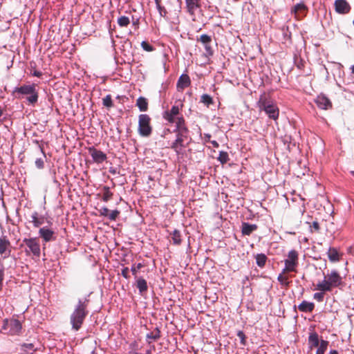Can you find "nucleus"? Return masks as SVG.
Returning <instances> with one entry per match:
<instances>
[{"label": "nucleus", "instance_id": "1", "mask_svg": "<svg viewBox=\"0 0 354 354\" xmlns=\"http://www.w3.org/2000/svg\"><path fill=\"white\" fill-rule=\"evenodd\" d=\"M88 301L89 300L86 297L78 299L77 304L75 305L70 316V323L72 326V330L78 331L81 328L88 313L87 310Z\"/></svg>", "mask_w": 354, "mask_h": 354}, {"label": "nucleus", "instance_id": "2", "mask_svg": "<svg viewBox=\"0 0 354 354\" xmlns=\"http://www.w3.org/2000/svg\"><path fill=\"white\" fill-rule=\"evenodd\" d=\"M344 283L342 277L339 272L333 270L326 276L324 280L317 283L315 290L322 292H330L333 288L342 286Z\"/></svg>", "mask_w": 354, "mask_h": 354}, {"label": "nucleus", "instance_id": "3", "mask_svg": "<svg viewBox=\"0 0 354 354\" xmlns=\"http://www.w3.org/2000/svg\"><path fill=\"white\" fill-rule=\"evenodd\" d=\"M258 105L260 110L264 111L269 118L276 120L279 118V110L277 104L266 94L260 96Z\"/></svg>", "mask_w": 354, "mask_h": 354}, {"label": "nucleus", "instance_id": "4", "mask_svg": "<svg viewBox=\"0 0 354 354\" xmlns=\"http://www.w3.org/2000/svg\"><path fill=\"white\" fill-rule=\"evenodd\" d=\"M21 328V324L18 319H4L1 332L10 335H16L19 334Z\"/></svg>", "mask_w": 354, "mask_h": 354}, {"label": "nucleus", "instance_id": "5", "mask_svg": "<svg viewBox=\"0 0 354 354\" xmlns=\"http://www.w3.org/2000/svg\"><path fill=\"white\" fill-rule=\"evenodd\" d=\"M151 118L147 114H140L138 116V131L142 137H149L152 133Z\"/></svg>", "mask_w": 354, "mask_h": 354}, {"label": "nucleus", "instance_id": "6", "mask_svg": "<svg viewBox=\"0 0 354 354\" xmlns=\"http://www.w3.org/2000/svg\"><path fill=\"white\" fill-rule=\"evenodd\" d=\"M23 243L27 246V249L25 250L26 255L29 256L30 254L39 257L41 254L40 245L37 238H25L23 240Z\"/></svg>", "mask_w": 354, "mask_h": 354}, {"label": "nucleus", "instance_id": "7", "mask_svg": "<svg viewBox=\"0 0 354 354\" xmlns=\"http://www.w3.org/2000/svg\"><path fill=\"white\" fill-rule=\"evenodd\" d=\"M285 268L283 269V272H295L298 266V252L295 250H290L288 254V259L284 261Z\"/></svg>", "mask_w": 354, "mask_h": 354}, {"label": "nucleus", "instance_id": "8", "mask_svg": "<svg viewBox=\"0 0 354 354\" xmlns=\"http://www.w3.org/2000/svg\"><path fill=\"white\" fill-rule=\"evenodd\" d=\"M11 243L6 236L0 237V255L3 259H6L11 254Z\"/></svg>", "mask_w": 354, "mask_h": 354}, {"label": "nucleus", "instance_id": "9", "mask_svg": "<svg viewBox=\"0 0 354 354\" xmlns=\"http://www.w3.org/2000/svg\"><path fill=\"white\" fill-rule=\"evenodd\" d=\"M88 153L92 157L93 161L97 163H102L107 158L106 153L93 147L88 148Z\"/></svg>", "mask_w": 354, "mask_h": 354}, {"label": "nucleus", "instance_id": "10", "mask_svg": "<svg viewBox=\"0 0 354 354\" xmlns=\"http://www.w3.org/2000/svg\"><path fill=\"white\" fill-rule=\"evenodd\" d=\"M39 235L46 243L55 241L56 239L55 232L48 227H41L39 230Z\"/></svg>", "mask_w": 354, "mask_h": 354}, {"label": "nucleus", "instance_id": "11", "mask_svg": "<svg viewBox=\"0 0 354 354\" xmlns=\"http://www.w3.org/2000/svg\"><path fill=\"white\" fill-rule=\"evenodd\" d=\"M37 84H24L19 87H15L13 90V93H18L22 95H28L32 93L37 88Z\"/></svg>", "mask_w": 354, "mask_h": 354}, {"label": "nucleus", "instance_id": "12", "mask_svg": "<svg viewBox=\"0 0 354 354\" xmlns=\"http://www.w3.org/2000/svg\"><path fill=\"white\" fill-rule=\"evenodd\" d=\"M198 41H200L203 44L205 52L208 55H212L214 53V50L211 46L212 37L206 34L201 35L200 38L197 39Z\"/></svg>", "mask_w": 354, "mask_h": 354}, {"label": "nucleus", "instance_id": "13", "mask_svg": "<svg viewBox=\"0 0 354 354\" xmlns=\"http://www.w3.org/2000/svg\"><path fill=\"white\" fill-rule=\"evenodd\" d=\"M334 6L335 11L339 14H346L351 10V6L346 0H335Z\"/></svg>", "mask_w": 354, "mask_h": 354}, {"label": "nucleus", "instance_id": "14", "mask_svg": "<svg viewBox=\"0 0 354 354\" xmlns=\"http://www.w3.org/2000/svg\"><path fill=\"white\" fill-rule=\"evenodd\" d=\"M180 108L178 106L174 105L169 111H165L163 113V118L168 121L169 123L175 122L176 116L179 114Z\"/></svg>", "mask_w": 354, "mask_h": 354}, {"label": "nucleus", "instance_id": "15", "mask_svg": "<svg viewBox=\"0 0 354 354\" xmlns=\"http://www.w3.org/2000/svg\"><path fill=\"white\" fill-rule=\"evenodd\" d=\"M201 0H185L186 8L190 15H194L197 8H201Z\"/></svg>", "mask_w": 354, "mask_h": 354}, {"label": "nucleus", "instance_id": "16", "mask_svg": "<svg viewBox=\"0 0 354 354\" xmlns=\"http://www.w3.org/2000/svg\"><path fill=\"white\" fill-rule=\"evenodd\" d=\"M315 102L317 105L322 109H328L332 106L330 100L324 95H318Z\"/></svg>", "mask_w": 354, "mask_h": 354}, {"label": "nucleus", "instance_id": "17", "mask_svg": "<svg viewBox=\"0 0 354 354\" xmlns=\"http://www.w3.org/2000/svg\"><path fill=\"white\" fill-rule=\"evenodd\" d=\"M191 84L189 77L186 74H183L180 76L177 82V88L178 91H183L188 87Z\"/></svg>", "mask_w": 354, "mask_h": 354}, {"label": "nucleus", "instance_id": "18", "mask_svg": "<svg viewBox=\"0 0 354 354\" xmlns=\"http://www.w3.org/2000/svg\"><path fill=\"white\" fill-rule=\"evenodd\" d=\"M31 223H32L35 227H39L44 223L45 218L39 214L38 212H34L31 216Z\"/></svg>", "mask_w": 354, "mask_h": 354}, {"label": "nucleus", "instance_id": "19", "mask_svg": "<svg viewBox=\"0 0 354 354\" xmlns=\"http://www.w3.org/2000/svg\"><path fill=\"white\" fill-rule=\"evenodd\" d=\"M315 308V304L306 300L303 301L299 306L298 309L303 313H311Z\"/></svg>", "mask_w": 354, "mask_h": 354}, {"label": "nucleus", "instance_id": "20", "mask_svg": "<svg viewBox=\"0 0 354 354\" xmlns=\"http://www.w3.org/2000/svg\"><path fill=\"white\" fill-rule=\"evenodd\" d=\"M136 287L139 290V293L143 295L148 290L147 281L142 277L138 278L136 280Z\"/></svg>", "mask_w": 354, "mask_h": 354}, {"label": "nucleus", "instance_id": "21", "mask_svg": "<svg viewBox=\"0 0 354 354\" xmlns=\"http://www.w3.org/2000/svg\"><path fill=\"white\" fill-rule=\"evenodd\" d=\"M174 122H176V129L174 131H185L189 132V130L185 124V119L183 116L177 117L176 120L175 119Z\"/></svg>", "mask_w": 354, "mask_h": 354}, {"label": "nucleus", "instance_id": "22", "mask_svg": "<svg viewBox=\"0 0 354 354\" xmlns=\"http://www.w3.org/2000/svg\"><path fill=\"white\" fill-rule=\"evenodd\" d=\"M257 229V225L248 223H243L241 232L243 235L249 236Z\"/></svg>", "mask_w": 354, "mask_h": 354}, {"label": "nucleus", "instance_id": "23", "mask_svg": "<svg viewBox=\"0 0 354 354\" xmlns=\"http://www.w3.org/2000/svg\"><path fill=\"white\" fill-rule=\"evenodd\" d=\"M170 236L173 244L176 245L181 244L182 236L180 232L178 230H174L171 233H170Z\"/></svg>", "mask_w": 354, "mask_h": 354}, {"label": "nucleus", "instance_id": "24", "mask_svg": "<svg viewBox=\"0 0 354 354\" xmlns=\"http://www.w3.org/2000/svg\"><path fill=\"white\" fill-rule=\"evenodd\" d=\"M308 343L310 348L317 347L320 345V341L319 339V335L316 333H310L308 337Z\"/></svg>", "mask_w": 354, "mask_h": 354}, {"label": "nucleus", "instance_id": "25", "mask_svg": "<svg viewBox=\"0 0 354 354\" xmlns=\"http://www.w3.org/2000/svg\"><path fill=\"white\" fill-rule=\"evenodd\" d=\"M328 257L331 262L338 261L339 258L337 250L335 248H329Z\"/></svg>", "mask_w": 354, "mask_h": 354}, {"label": "nucleus", "instance_id": "26", "mask_svg": "<svg viewBox=\"0 0 354 354\" xmlns=\"http://www.w3.org/2000/svg\"><path fill=\"white\" fill-rule=\"evenodd\" d=\"M176 133V142L180 143V147H183V142L187 138L189 132L183 131H175Z\"/></svg>", "mask_w": 354, "mask_h": 354}, {"label": "nucleus", "instance_id": "27", "mask_svg": "<svg viewBox=\"0 0 354 354\" xmlns=\"http://www.w3.org/2000/svg\"><path fill=\"white\" fill-rule=\"evenodd\" d=\"M136 105L140 111H146L148 109L147 100L143 97H140L138 98Z\"/></svg>", "mask_w": 354, "mask_h": 354}, {"label": "nucleus", "instance_id": "28", "mask_svg": "<svg viewBox=\"0 0 354 354\" xmlns=\"http://www.w3.org/2000/svg\"><path fill=\"white\" fill-rule=\"evenodd\" d=\"M267 257L265 254L260 253L255 256L256 263L259 268H263L267 261Z\"/></svg>", "mask_w": 354, "mask_h": 354}, {"label": "nucleus", "instance_id": "29", "mask_svg": "<svg viewBox=\"0 0 354 354\" xmlns=\"http://www.w3.org/2000/svg\"><path fill=\"white\" fill-rule=\"evenodd\" d=\"M39 98V94L37 90H35L32 93H30L29 95L26 97V100L30 105H35Z\"/></svg>", "mask_w": 354, "mask_h": 354}, {"label": "nucleus", "instance_id": "30", "mask_svg": "<svg viewBox=\"0 0 354 354\" xmlns=\"http://www.w3.org/2000/svg\"><path fill=\"white\" fill-rule=\"evenodd\" d=\"M329 342L326 340L322 339L320 345L317 346L316 354H324L327 350Z\"/></svg>", "mask_w": 354, "mask_h": 354}, {"label": "nucleus", "instance_id": "31", "mask_svg": "<svg viewBox=\"0 0 354 354\" xmlns=\"http://www.w3.org/2000/svg\"><path fill=\"white\" fill-rule=\"evenodd\" d=\"M201 102L204 104L207 107H209L213 104L214 101L209 95L203 94L201 97Z\"/></svg>", "mask_w": 354, "mask_h": 354}, {"label": "nucleus", "instance_id": "32", "mask_svg": "<svg viewBox=\"0 0 354 354\" xmlns=\"http://www.w3.org/2000/svg\"><path fill=\"white\" fill-rule=\"evenodd\" d=\"M160 337V331L158 328H156L155 330L151 333L147 334V339L157 340Z\"/></svg>", "mask_w": 354, "mask_h": 354}, {"label": "nucleus", "instance_id": "33", "mask_svg": "<svg viewBox=\"0 0 354 354\" xmlns=\"http://www.w3.org/2000/svg\"><path fill=\"white\" fill-rule=\"evenodd\" d=\"M113 196V193L110 191V189L109 187H104L103 188V196H102V200L104 202L109 201Z\"/></svg>", "mask_w": 354, "mask_h": 354}, {"label": "nucleus", "instance_id": "34", "mask_svg": "<svg viewBox=\"0 0 354 354\" xmlns=\"http://www.w3.org/2000/svg\"><path fill=\"white\" fill-rule=\"evenodd\" d=\"M118 24L120 27H127L130 24V19L128 17L120 16L118 19Z\"/></svg>", "mask_w": 354, "mask_h": 354}, {"label": "nucleus", "instance_id": "35", "mask_svg": "<svg viewBox=\"0 0 354 354\" xmlns=\"http://www.w3.org/2000/svg\"><path fill=\"white\" fill-rule=\"evenodd\" d=\"M218 160L221 164L227 163V161L229 160L228 153L227 152H225V151H220L219 156L218 157Z\"/></svg>", "mask_w": 354, "mask_h": 354}, {"label": "nucleus", "instance_id": "36", "mask_svg": "<svg viewBox=\"0 0 354 354\" xmlns=\"http://www.w3.org/2000/svg\"><path fill=\"white\" fill-rule=\"evenodd\" d=\"M21 350L26 353H30V351H35V346L32 343H24L21 345Z\"/></svg>", "mask_w": 354, "mask_h": 354}, {"label": "nucleus", "instance_id": "37", "mask_svg": "<svg viewBox=\"0 0 354 354\" xmlns=\"http://www.w3.org/2000/svg\"><path fill=\"white\" fill-rule=\"evenodd\" d=\"M285 273L282 272V273L279 274L277 277L278 281L282 286H288L289 285V281L286 276L284 275Z\"/></svg>", "mask_w": 354, "mask_h": 354}, {"label": "nucleus", "instance_id": "38", "mask_svg": "<svg viewBox=\"0 0 354 354\" xmlns=\"http://www.w3.org/2000/svg\"><path fill=\"white\" fill-rule=\"evenodd\" d=\"M102 104L107 108H111L113 106V101L111 95H107L104 98H103Z\"/></svg>", "mask_w": 354, "mask_h": 354}, {"label": "nucleus", "instance_id": "39", "mask_svg": "<svg viewBox=\"0 0 354 354\" xmlns=\"http://www.w3.org/2000/svg\"><path fill=\"white\" fill-rule=\"evenodd\" d=\"M307 10V6L304 3H299L296 4L294 6L292 11L294 12L295 13H297L299 11H304V10Z\"/></svg>", "mask_w": 354, "mask_h": 354}, {"label": "nucleus", "instance_id": "40", "mask_svg": "<svg viewBox=\"0 0 354 354\" xmlns=\"http://www.w3.org/2000/svg\"><path fill=\"white\" fill-rule=\"evenodd\" d=\"M143 267V265L141 263L138 264H133L131 266V271L132 274L136 277L138 271Z\"/></svg>", "mask_w": 354, "mask_h": 354}, {"label": "nucleus", "instance_id": "41", "mask_svg": "<svg viewBox=\"0 0 354 354\" xmlns=\"http://www.w3.org/2000/svg\"><path fill=\"white\" fill-rule=\"evenodd\" d=\"M324 292H322V291H320V292H315L313 295V299L317 300L319 302L323 301H324Z\"/></svg>", "mask_w": 354, "mask_h": 354}, {"label": "nucleus", "instance_id": "42", "mask_svg": "<svg viewBox=\"0 0 354 354\" xmlns=\"http://www.w3.org/2000/svg\"><path fill=\"white\" fill-rule=\"evenodd\" d=\"M141 46L143 48V50L147 51V52H151L153 50V47L149 44L147 41H143L141 43Z\"/></svg>", "mask_w": 354, "mask_h": 354}, {"label": "nucleus", "instance_id": "43", "mask_svg": "<svg viewBox=\"0 0 354 354\" xmlns=\"http://www.w3.org/2000/svg\"><path fill=\"white\" fill-rule=\"evenodd\" d=\"M119 214H120V212L117 209L113 210L111 212L109 211V215L107 217L111 221H115V219L117 218V217L118 216Z\"/></svg>", "mask_w": 354, "mask_h": 354}, {"label": "nucleus", "instance_id": "44", "mask_svg": "<svg viewBox=\"0 0 354 354\" xmlns=\"http://www.w3.org/2000/svg\"><path fill=\"white\" fill-rule=\"evenodd\" d=\"M236 335L239 337V338L240 339V342L242 345L245 346V343H246V341H245V335L244 334V333L242 331V330H239L237 332V334Z\"/></svg>", "mask_w": 354, "mask_h": 354}, {"label": "nucleus", "instance_id": "45", "mask_svg": "<svg viewBox=\"0 0 354 354\" xmlns=\"http://www.w3.org/2000/svg\"><path fill=\"white\" fill-rule=\"evenodd\" d=\"M156 8H157V10H158V12L160 16L166 17L167 12L163 6H162L161 5H158V6H156Z\"/></svg>", "mask_w": 354, "mask_h": 354}, {"label": "nucleus", "instance_id": "46", "mask_svg": "<svg viewBox=\"0 0 354 354\" xmlns=\"http://www.w3.org/2000/svg\"><path fill=\"white\" fill-rule=\"evenodd\" d=\"M310 232H313V231L318 232L319 230V224L317 221H313L312 225L310 226Z\"/></svg>", "mask_w": 354, "mask_h": 354}, {"label": "nucleus", "instance_id": "47", "mask_svg": "<svg viewBox=\"0 0 354 354\" xmlns=\"http://www.w3.org/2000/svg\"><path fill=\"white\" fill-rule=\"evenodd\" d=\"M35 165L38 169H43L44 167V161L43 158H37L35 160Z\"/></svg>", "mask_w": 354, "mask_h": 354}, {"label": "nucleus", "instance_id": "48", "mask_svg": "<svg viewBox=\"0 0 354 354\" xmlns=\"http://www.w3.org/2000/svg\"><path fill=\"white\" fill-rule=\"evenodd\" d=\"M129 270L127 267L124 268L121 271V274L123 277L128 279H129L130 276L129 274Z\"/></svg>", "mask_w": 354, "mask_h": 354}, {"label": "nucleus", "instance_id": "49", "mask_svg": "<svg viewBox=\"0 0 354 354\" xmlns=\"http://www.w3.org/2000/svg\"><path fill=\"white\" fill-rule=\"evenodd\" d=\"M99 212L101 216L107 217L109 213V209L106 207H103L99 210Z\"/></svg>", "mask_w": 354, "mask_h": 354}, {"label": "nucleus", "instance_id": "50", "mask_svg": "<svg viewBox=\"0 0 354 354\" xmlns=\"http://www.w3.org/2000/svg\"><path fill=\"white\" fill-rule=\"evenodd\" d=\"M171 149H173L176 152L178 153L179 152V150H180V148L181 147H180V143L179 142H176V140H175V141L172 143L171 146Z\"/></svg>", "mask_w": 354, "mask_h": 354}, {"label": "nucleus", "instance_id": "51", "mask_svg": "<svg viewBox=\"0 0 354 354\" xmlns=\"http://www.w3.org/2000/svg\"><path fill=\"white\" fill-rule=\"evenodd\" d=\"M33 76L40 77L42 75V73L38 71H35L32 74Z\"/></svg>", "mask_w": 354, "mask_h": 354}, {"label": "nucleus", "instance_id": "52", "mask_svg": "<svg viewBox=\"0 0 354 354\" xmlns=\"http://www.w3.org/2000/svg\"><path fill=\"white\" fill-rule=\"evenodd\" d=\"M205 141V142H210V138L211 135L209 133H205L204 134Z\"/></svg>", "mask_w": 354, "mask_h": 354}, {"label": "nucleus", "instance_id": "53", "mask_svg": "<svg viewBox=\"0 0 354 354\" xmlns=\"http://www.w3.org/2000/svg\"><path fill=\"white\" fill-rule=\"evenodd\" d=\"M210 142L212 143V145H213L214 147L217 148L219 147L218 143L216 140H212V141H210Z\"/></svg>", "mask_w": 354, "mask_h": 354}, {"label": "nucleus", "instance_id": "54", "mask_svg": "<svg viewBox=\"0 0 354 354\" xmlns=\"http://www.w3.org/2000/svg\"><path fill=\"white\" fill-rule=\"evenodd\" d=\"M172 3H176L179 5V7H180V4L182 3L181 0H169Z\"/></svg>", "mask_w": 354, "mask_h": 354}, {"label": "nucleus", "instance_id": "55", "mask_svg": "<svg viewBox=\"0 0 354 354\" xmlns=\"http://www.w3.org/2000/svg\"><path fill=\"white\" fill-rule=\"evenodd\" d=\"M3 270H0V281H3Z\"/></svg>", "mask_w": 354, "mask_h": 354}, {"label": "nucleus", "instance_id": "56", "mask_svg": "<svg viewBox=\"0 0 354 354\" xmlns=\"http://www.w3.org/2000/svg\"><path fill=\"white\" fill-rule=\"evenodd\" d=\"M330 354H339L336 350H331Z\"/></svg>", "mask_w": 354, "mask_h": 354}, {"label": "nucleus", "instance_id": "57", "mask_svg": "<svg viewBox=\"0 0 354 354\" xmlns=\"http://www.w3.org/2000/svg\"><path fill=\"white\" fill-rule=\"evenodd\" d=\"M3 111L1 106H0V118L3 115Z\"/></svg>", "mask_w": 354, "mask_h": 354}, {"label": "nucleus", "instance_id": "58", "mask_svg": "<svg viewBox=\"0 0 354 354\" xmlns=\"http://www.w3.org/2000/svg\"><path fill=\"white\" fill-rule=\"evenodd\" d=\"M154 1H155L156 6H158V5H160V0H154Z\"/></svg>", "mask_w": 354, "mask_h": 354}, {"label": "nucleus", "instance_id": "59", "mask_svg": "<svg viewBox=\"0 0 354 354\" xmlns=\"http://www.w3.org/2000/svg\"><path fill=\"white\" fill-rule=\"evenodd\" d=\"M110 172H111V174H115L116 173V172H115V169H110Z\"/></svg>", "mask_w": 354, "mask_h": 354}, {"label": "nucleus", "instance_id": "60", "mask_svg": "<svg viewBox=\"0 0 354 354\" xmlns=\"http://www.w3.org/2000/svg\"><path fill=\"white\" fill-rule=\"evenodd\" d=\"M352 73L354 75V64L351 66Z\"/></svg>", "mask_w": 354, "mask_h": 354}, {"label": "nucleus", "instance_id": "61", "mask_svg": "<svg viewBox=\"0 0 354 354\" xmlns=\"http://www.w3.org/2000/svg\"><path fill=\"white\" fill-rule=\"evenodd\" d=\"M2 281H0V289L1 288V286H2Z\"/></svg>", "mask_w": 354, "mask_h": 354}, {"label": "nucleus", "instance_id": "62", "mask_svg": "<svg viewBox=\"0 0 354 354\" xmlns=\"http://www.w3.org/2000/svg\"><path fill=\"white\" fill-rule=\"evenodd\" d=\"M91 354H97L95 351H93Z\"/></svg>", "mask_w": 354, "mask_h": 354}, {"label": "nucleus", "instance_id": "63", "mask_svg": "<svg viewBox=\"0 0 354 354\" xmlns=\"http://www.w3.org/2000/svg\"><path fill=\"white\" fill-rule=\"evenodd\" d=\"M351 174L354 176V171H351Z\"/></svg>", "mask_w": 354, "mask_h": 354}, {"label": "nucleus", "instance_id": "64", "mask_svg": "<svg viewBox=\"0 0 354 354\" xmlns=\"http://www.w3.org/2000/svg\"><path fill=\"white\" fill-rule=\"evenodd\" d=\"M138 20H137L136 22H133V25H136V24H138Z\"/></svg>", "mask_w": 354, "mask_h": 354}]
</instances>
